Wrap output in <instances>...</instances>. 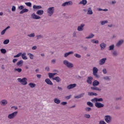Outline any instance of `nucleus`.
I'll use <instances>...</instances> for the list:
<instances>
[{
	"label": "nucleus",
	"instance_id": "obj_22",
	"mask_svg": "<svg viewBox=\"0 0 124 124\" xmlns=\"http://www.w3.org/2000/svg\"><path fill=\"white\" fill-rule=\"evenodd\" d=\"M74 52L73 51H69L67 53H65V54H64V57L65 58H66L67 56H68L69 55H71V54H74Z\"/></svg>",
	"mask_w": 124,
	"mask_h": 124
},
{
	"label": "nucleus",
	"instance_id": "obj_62",
	"mask_svg": "<svg viewBox=\"0 0 124 124\" xmlns=\"http://www.w3.org/2000/svg\"><path fill=\"white\" fill-rule=\"evenodd\" d=\"M51 62L52 63L55 64L56 62V60H51Z\"/></svg>",
	"mask_w": 124,
	"mask_h": 124
},
{
	"label": "nucleus",
	"instance_id": "obj_63",
	"mask_svg": "<svg viewBox=\"0 0 124 124\" xmlns=\"http://www.w3.org/2000/svg\"><path fill=\"white\" fill-rule=\"evenodd\" d=\"M45 70H46V71H49V67H46Z\"/></svg>",
	"mask_w": 124,
	"mask_h": 124
},
{
	"label": "nucleus",
	"instance_id": "obj_29",
	"mask_svg": "<svg viewBox=\"0 0 124 124\" xmlns=\"http://www.w3.org/2000/svg\"><path fill=\"white\" fill-rule=\"evenodd\" d=\"M33 9H41L42 8V7L41 6H38V5H34L33 6Z\"/></svg>",
	"mask_w": 124,
	"mask_h": 124
},
{
	"label": "nucleus",
	"instance_id": "obj_55",
	"mask_svg": "<svg viewBox=\"0 0 124 124\" xmlns=\"http://www.w3.org/2000/svg\"><path fill=\"white\" fill-rule=\"evenodd\" d=\"M71 97V95H69V96H66L65 99L67 100H69Z\"/></svg>",
	"mask_w": 124,
	"mask_h": 124
},
{
	"label": "nucleus",
	"instance_id": "obj_7",
	"mask_svg": "<svg viewBox=\"0 0 124 124\" xmlns=\"http://www.w3.org/2000/svg\"><path fill=\"white\" fill-rule=\"evenodd\" d=\"M105 120L106 123L109 124L111 122V117L109 115H106L105 116Z\"/></svg>",
	"mask_w": 124,
	"mask_h": 124
},
{
	"label": "nucleus",
	"instance_id": "obj_21",
	"mask_svg": "<svg viewBox=\"0 0 124 124\" xmlns=\"http://www.w3.org/2000/svg\"><path fill=\"white\" fill-rule=\"evenodd\" d=\"M44 10H38L37 11H36V15H39V16H41L43 14H44Z\"/></svg>",
	"mask_w": 124,
	"mask_h": 124
},
{
	"label": "nucleus",
	"instance_id": "obj_44",
	"mask_svg": "<svg viewBox=\"0 0 124 124\" xmlns=\"http://www.w3.org/2000/svg\"><path fill=\"white\" fill-rule=\"evenodd\" d=\"M35 36V33H31L29 35H28V36H29V37H34Z\"/></svg>",
	"mask_w": 124,
	"mask_h": 124
},
{
	"label": "nucleus",
	"instance_id": "obj_43",
	"mask_svg": "<svg viewBox=\"0 0 124 124\" xmlns=\"http://www.w3.org/2000/svg\"><path fill=\"white\" fill-rule=\"evenodd\" d=\"M14 70L15 71H17L18 73H21L22 71V69L21 68H15V69H14Z\"/></svg>",
	"mask_w": 124,
	"mask_h": 124
},
{
	"label": "nucleus",
	"instance_id": "obj_26",
	"mask_svg": "<svg viewBox=\"0 0 124 124\" xmlns=\"http://www.w3.org/2000/svg\"><path fill=\"white\" fill-rule=\"evenodd\" d=\"M29 86H30V88H35L36 86V84L35 83L30 82L29 84Z\"/></svg>",
	"mask_w": 124,
	"mask_h": 124
},
{
	"label": "nucleus",
	"instance_id": "obj_12",
	"mask_svg": "<svg viewBox=\"0 0 124 124\" xmlns=\"http://www.w3.org/2000/svg\"><path fill=\"white\" fill-rule=\"evenodd\" d=\"M77 85L76 84H70L67 86V89L70 90L72 89H73L74 88L76 87Z\"/></svg>",
	"mask_w": 124,
	"mask_h": 124
},
{
	"label": "nucleus",
	"instance_id": "obj_11",
	"mask_svg": "<svg viewBox=\"0 0 124 124\" xmlns=\"http://www.w3.org/2000/svg\"><path fill=\"white\" fill-rule=\"evenodd\" d=\"M103 101V98H93V99L91 100V101L93 103H96L97 102H100V101Z\"/></svg>",
	"mask_w": 124,
	"mask_h": 124
},
{
	"label": "nucleus",
	"instance_id": "obj_47",
	"mask_svg": "<svg viewBox=\"0 0 124 124\" xmlns=\"http://www.w3.org/2000/svg\"><path fill=\"white\" fill-rule=\"evenodd\" d=\"M74 56L76 57L77 58H81V55L80 54H74Z\"/></svg>",
	"mask_w": 124,
	"mask_h": 124
},
{
	"label": "nucleus",
	"instance_id": "obj_13",
	"mask_svg": "<svg viewBox=\"0 0 124 124\" xmlns=\"http://www.w3.org/2000/svg\"><path fill=\"white\" fill-rule=\"evenodd\" d=\"M106 61H107V58H103L100 61H99V65H102L105 64Z\"/></svg>",
	"mask_w": 124,
	"mask_h": 124
},
{
	"label": "nucleus",
	"instance_id": "obj_35",
	"mask_svg": "<svg viewBox=\"0 0 124 124\" xmlns=\"http://www.w3.org/2000/svg\"><path fill=\"white\" fill-rule=\"evenodd\" d=\"M103 79L104 80H108L109 81L111 79L108 76H105V77H103Z\"/></svg>",
	"mask_w": 124,
	"mask_h": 124
},
{
	"label": "nucleus",
	"instance_id": "obj_50",
	"mask_svg": "<svg viewBox=\"0 0 124 124\" xmlns=\"http://www.w3.org/2000/svg\"><path fill=\"white\" fill-rule=\"evenodd\" d=\"M18 9L20 10H23L24 8V7L23 5H20L19 7H18Z\"/></svg>",
	"mask_w": 124,
	"mask_h": 124
},
{
	"label": "nucleus",
	"instance_id": "obj_32",
	"mask_svg": "<svg viewBox=\"0 0 124 124\" xmlns=\"http://www.w3.org/2000/svg\"><path fill=\"white\" fill-rule=\"evenodd\" d=\"M27 55L29 56L30 59L31 60H33L34 58V56L33 54H31V53H28Z\"/></svg>",
	"mask_w": 124,
	"mask_h": 124
},
{
	"label": "nucleus",
	"instance_id": "obj_40",
	"mask_svg": "<svg viewBox=\"0 0 124 124\" xmlns=\"http://www.w3.org/2000/svg\"><path fill=\"white\" fill-rule=\"evenodd\" d=\"M21 55H22V53L21 52H19L18 54H17L16 55L14 56V58H19L20 56H21Z\"/></svg>",
	"mask_w": 124,
	"mask_h": 124
},
{
	"label": "nucleus",
	"instance_id": "obj_58",
	"mask_svg": "<svg viewBox=\"0 0 124 124\" xmlns=\"http://www.w3.org/2000/svg\"><path fill=\"white\" fill-rule=\"evenodd\" d=\"M99 124H107V123H106L105 121H101L99 122Z\"/></svg>",
	"mask_w": 124,
	"mask_h": 124
},
{
	"label": "nucleus",
	"instance_id": "obj_51",
	"mask_svg": "<svg viewBox=\"0 0 124 124\" xmlns=\"http://www.w3.org/2000/svg\"><path fill=\"white\" fill-rule=\"evenodd\" d=\"M92 108L89 107L86 108L85 110L87 111H90L91 110Z\"/></svg>",
	"mask_w": 124,
	"mask_h": 124
},
{
	"label": "nucleus",
	"instance_id": "obj_60",
	"mask_svg": "<svg viewBox=\"0 0 124 124\" xmlns=\"http://www.w3.org/2000/svg\"><path fill=\"white\" fill-rule=\"evenodd\" d=\"M73 36L75 37H77V34L76 33V32H74V33H73Z\"/></svg>",
	"mask_w": 124,
	"mask_h": 124
},
{
	"label": "nucleus",
	"instance_id": "obj_8",
	"mask_svg": "<svg viewBox=\"0 0 124 124\" xmlns=\"http://www.w3.org/2000/svg\"><path fill=\"white\" fill-rule=\"evenodd\" d=\"M95 103V107L97 108H100L104 107V104H101L100 102H94Z\"/></svg>",
	"mask_w": 124,
	"mask_h": 124
},
{
	"label": "nucleus",
	"instance_id": "obj_41",
	"mask_svg": "<svg viewBox=\"0 0 124 124\" xmlns=\"http://www.w3.org/2000/svg\"><path fill=\"white\" fill-rule=\"evenodd\" d=\"M87 105L90 107H93V105L91 102H87Z\"/></svg>",
	"mask_w": 124,
	"mask_h": 124
},
{
	"label": "nucleus",
	"instance_id": "obj_5",
	"mask_svg": "<svg viewBox=\"0 0 124 124\" xmlns=\"http://www.w3.org/2000/svg\"><path fill=\"white\" fill-rule=\"evenodd\" d=\"M98 72V69L96 67H93V75L97 78L99 77V76L97 75Z\"/></svg>",
	"mask_w": 124,
	"mask_h": 124
},
{
	"label": "nucleus",
	"instance_id": "obj_30",
	"mask_svg": "<svg viewBox=\"0 0 124 124\" xmlns=\"http://www.w3.org/2000/svg\"><path fill=\"white\" fill-rule=\"evenodd\" d=\"M54 103H55L57 104H59L61 102V100L60 99H59L58 98H54Z\"/></svg>",
	"mask_w": 124,
	"mask_h": 124
},
{
	"label": "nucleus",
	"instance_id": "obj_42",
	"mask_svg": "<svg viewBox=\"0 0 124 124\" xmlns=\"http://www.w3.org/2000/svg\"><path fill=\"white\" fill-rule=\"evenodd\" d=\"M84 117H85L86 119H90L91 118V115L90 114H84Z\"/></svg>",
	"mask_w": 124,
	"mask_h": 124
},
{
	"label": "nucleus",
	"instance_id": "obj_36",
	"mask_svg": "<svg viewBox=\"0 0 124 124\" xmlns=\"http://www.w3.org/2000/svg\"><path fill=\"white\" fill-rule=\"evenodd\" d=\"M108 23V21L107 20L100 21V23L102 26H103L106 24H107Z\"/></svg>",
	"mask_w": 124,
	"mask_h": 124
},
{
	"label": "nucleus",
	"instance_id": "obj_20",
	"mask_svg": "<svg viewBox=\"0 0 124 124\" xmlns=\"http://www.w3.org/2000/svg\"><path fill=\"white\" fill-rule=\"evenodd\" d=\"M52 80H56L57 82H60L61 81V79L60 77H56L55 78H52Z\"/></svg>",
	"mask_w": 124,
	"mask_h": 124
},
{
	"label": "nucleus",
	"instance_id": "obj_49",
	"mask_svg": "<svg viewBox=\"0 0 124 124\" xmlns=\"http://www.w3.org/2000/svg\"><path fill=\"white\" fill-rule=\"evenodd\" d=\"M6 31L5 30H3V31H1V32H0V34H1V35H4V34H5Z\"/></svg>",
	"mask_w": 124,
	"mask_h": 124
},
{
	"label": "nucleus",
	"instance_id": "obj_56",
	"mask_svg": "<svg viewBox=\"0 0 124 124\" xmlns=\"http://www.w3.org/2000/svg\"><path fill=\"white\" fill-rule=\"evenodd\" d=\"M84 94H85L84 93H81L79 94V95H78V96L80 97V98H82L83 96H84Z\"/></svg>",
	"mask_w": 124,
	"mask_h": 124
},
{
	"label": "nucleus",
	"instance_id": "obj_54",
	"mask_svg": "<svg viewBox=\"0 0 124 124\" xmlns=\"http://www.w3.org/2000/svg\"><path fill=\"white\" fill-rule=\"evenodd\" d=\"M16 10V7L13 6V7H12V11L13 12H15Z\"/></svg>",
	"mask_w": 124,
	"mask_h": 124
},
{
	"label": "nucleus",
	"instance_id": "obj_4",
	"mask_svg": "<svg viewBox=\"0 0 124 124\" xmlns=\"http://www.w3.org/2000/svg\"><path fill=\"white\" fill-rule=\"evenodd\" d=\"M55 11V7H51L47 9V13L48 14L49 16H51L53 15L54 12Z\"/></svg>",
	"mask_w": 124,
	"mask_h": 124
},
{
	"label": "nucleus",
	"instance_id": "obj_31",
	"mask_svg": "<svg viewBox=\"0 0 124 124\" xmlns=\"http://www.w3.org/2000/svg\"><path fill=\"white\" fill-rule=\"evenodd\" d=\"M91 42L93 44H98L99 43V41L95 39H92Z\"/></svg>",
	"mask_w": 124,
	"mask_h": 124
},
{
	"label": "nucleus",
	"instance_id": "obj_17",
	"mask_svg": "<svg viewBox=\"0 0 124 124\" xmlns=\"http://www.w3.org/2000/svg\"><path fill=\"white\" fill-rule=\"evenodd\" d=\"M123 43H124V40H119L118 42H117V44H116V46L117 47H120L121 45H122Z\"/></svg>",
	"mask_w": 124,
	"mask_h": 124
},
{
	"label": "nucleus",
	"instance_id": "obj_59",
	"mask_svg": "<svg viewBox=\"0 0 124 124\" xmlns=\"http://www.w3.org/2000/svg\"><path fill=\"white\" fill-rule=\"evenodd\" d=\"M36 77H37L38 78H41L42 77V75L40 74H37L36 75Z\"/></svg>",
	"mask_w": 124,
	"mask_h": 124
},
{
	"label": "nucleus",
	"instance_id": "obj_24",
	"mask_svg": "<svg viewBox=\"0 0 124 124\" xmlns=\"http://www.w3.org/2000/svg\"><path fill=\"white\" fill-rule=\"evenodd\" d=\"M94 36V35L93 33H91L90 35H89L87 37H86L85 39H90L93 38Z\"/></svg>",
	"mask_w": 124,
	"mask_h": 124
},
{
	"label": "nucleus",
	"instance_id": "obj_28",
	"mask_svg": "<svg viewBox=\"0 0 124 124\" xmlns=\"http://www.w3.org/2000/svg\"><path fill=\"white\" fill-rule=\"evenodd\" d=\"M87 14L89 15H92V14H93V12L92 11L91 8H88Z\"/></svg>",
	"mask_w": 124,
	"mask_h": 124
},
{
	"label": "nucleus",
	"instance_id": "obj_52",
	"mask_svg": "<svg viewBox=\"0 0 124 124\" xmlns=\"http://www.w3.org/2000/svg\"><path fill=\"white\" fill-rule=\"evenodd\" d=\"M103 74H107V69H103Z\"/></svg>",
	"mask_w": 124,
	"mask_h": 124
},
{
	"label": "nucleus",
	"instance_id": "obj_1",
	"mask_svg": "<svg viewBox=\"0 0 124 124\" xmlns=\"http://www.w3.org/2000/svg\"><path fill=\"white\" fill-rule=\"evenodd\" d=\"M63 64L65 65L68 68L71 69L74 67V64L73 63L69 62L67 60H64L63 61Z\"/></svg>",
	"mask_w": 124,
	"mask_h": 124
},
{
	"label": "nucleus",
	"instance_id": "obj_39",
	"mask_svg": "<svg viewBox=\"0 0 124 124\" xmlns=\"http://www.w3.org/2000/svg\"><path fill=\"white\" fill-rule=\"evenodd\" d=\"M23 63V61L20 60V61H18L17 63H16V65H17V66H20Z\"/></svg>",
	"mask_w": 124,
	"mask_h": 124
},
{
	"label": "nucleus",
	"instance_id": "obj_19",
	"mask_svg": "<svg viewBox=\"0 0 124 124\" xmlns=\"http://www.w3.org/2000/svg\"><path fill=\"white\" fill-rule=\"evenodd\" d=\"M93 79V78H92V77H88L87 78V80H86V82H87L88 84H92Z\"/></svg>",
	"mask_w": 124,
	"mask_h": 124
},
{
	"label": "nucleus",
	"instance_id": "obj_15",
	"mask_svg": "<svg viewBox=\"0 0 124 124\" xmlns=\"http://www.w3.org/2000/svg\"><path fill=\"white\" fill-rule=\"evenodd\" d=\"M45 82L47 84H48L49 85L52 86L53 85V82H51L50 79L47 78L45 79Z\"/></svg>",
	"mask_w": 124,
	"mask_h": 124
},
{
	"label": "nucleus",
	"instance_id": "obj_37",
	"mask_svg": "<svg viewBox=\"0 0 124 124\" xmlns=\"http://www.w3.org/2000/svg\"><path fill=\"white\" fill-rule=\"evenodd\" d=\"M0 53L2 54H6V49L2 48L0 49Z\"/></svg>",
	"mask_w": 124,
	"mask_h": 124
},
{
	"label": "nucleus",
	"instance_id": "obj_16",
	"mask_svg": "<svg viewBox=\"0 0 124 124\" xmlns=\"http://www.w3.org/2000/svg\"><path fill=\"white\" fill-rule=\"evenodd\" d=\"M73 2L71 1L65 2V3H63L62 4V6H66V5H72Z\"/></svg>",
	"mask_w": 124,
	"mask_h": 124
},
{
	"label": "nucleus",
	"instance_id": "obj_2",
	"mask_svg": "<svg viewBox=\"0 0 124 124\" xmlns=\"http://www.w3.org/2000/svg\"><path fill=\"white\" fill-rule=\"evenodd\" d=\"M17 81L23 86H26L28 84V79L26 78H18Z\"/></svg>",
	"mask_w": 124,
	"mask_h": 124
},
{
	"label": "nucleus",
	"instance_id": "obj_14",
	"mask_svg": "<svg viewBox=\"0 0 124 124\" xmlns=\"http://www.w3.org/2000/svg\"><path fill=\"white\" fill-rule=\"evenodd\" d=\"M99 46H100L101 50H104L106 47H107V44H105L104 43H102L99 45Z\"/></svg>",
	"mask_w": 124,
	"mask_h": 124
},
{
	"label": "nucleus",
	"instance_id": "obj_6",
	"mask_svg": "<svg viewBox=\"0 0 124 124\" xmlns=\"http://www.w3.org/2000/svg\"><path fill=\"white\" fill-rule=\"evenodd\" d=\"M31 18L34 20H38L41 19V17L36 15L35 13L31 14Z\"/></svg>",
	"mask_w": 124,
	"mask_h": 124
},
{
	"label": "nucleus",
	"instance_id": "obj_27",
	"mask_svg": "<svg viewBox=\"0 0 124 124\" xmlns=\"http://www.w3.org/2000/svg\"><path fill=\"white\" fill-rule=\"evenodd\" d=\"M29 12V10L28 9H23L22 11L20 12V14H22L25 13H27Z\"/></svg>",
	"mask_w": 124,
	"mask_h": 124
},
{
	"label": "nucleus",
	"instance_id": "obj_61",
	"mask_svg": "<svg viewBox=\"0 0 124 124\" xmlns=\"http://www.w3.org/2000/svg\"><path fill=\"white\" fill-rule=\"evenodd\" d=\"M67 104V102H62L61 103V105H66Z\"/></svg>",
	"mask_w": 124,
	"mask_h": 124
},
{
	"label": "nucleus",
	"instance_id": "obj_9",
	"mask_svg": "<svg viewBox=\"0 0 124 124\" xmlns=\"http://www.w3.org/2000/svg\"><path fill=\"white\" fill-rule=\"evenodd\" d=\"M0 104L2 106H5L8 104L7 100H6V99L1 100V101H0Z\"/></svg>",
	"mask_w": 124,
	"mask_h": 124
},
{
	"label": "nucleus",
	"instance_id": "obj_23",
	"mask_svg": "<svg viewBox=\"0 0 124 124\" xmlns=\"http://www.w3.org/2000/svg\"><path fill=\"white\" fill-rule=\"evenodd\" d=\"M100 84V82L98 80H94L93 82V86H97Z\"/></svg>",
	"mask_w": 124,
	"mask_h": 124
},
{
	"label": "nucleus",
	"instance_id": "obj_57",
	"mask_svg": "<svg viewBox=\"0 0 124 124\" xmlns=\"http://www.w3.org/2000/svg\"><path fill=\"white\" fill-rule=\"evenodd\" d=\"M113 56H116L118 55V53H117L116 51H114V52H113Z\"/></svg>",
	"mask_w": 124,
	"mask_h": 124
},
{
	"label": "nucleus",
	"instance_id": "obj_25",
	"mask_svg": "<svg viewBox=\"0 0 124 124\" xmlns=\"http://www.w3.org/2000/svg\"><path fill=\"white\" fill-rule=\"evenodd\" d=\"M56 74H57L56 73H50L48 74L49 78H53L55 76Z\"/></svg>",
	"mask_w": 124,
	"mask_h": 124
},
{
	"label": "nucleus",
	"instance_id": "obj_53",
	"mask_svg": "<svg viewBox=\"0 0 124 124\" xmlns=\"http://www.w3.org/2000/svg\"><path fill=\"white\" fill-rule=\"evenodd\" d=\"M94 93L93 92H88V95L90 96H93V94Z\"/></svg>",
	"mask_w": 124,
	"mask_h": 124
},
{
	"label": "nucleus",
	"instance_id": "obj_33",
	"mask_svg": "<svg viewBox=\"0 0 124 124\" xmlns=\"http://www.w3.org/2000/svg\"><path fill=\"white\" fill-rule=\"evenodd\" d=\"M91 89H92L93 90L98 91H100L101 90L100 88L96 87H92Z\"/></svg>",
	"mask_w": 124,
	"mask_h": 124
},
{
	"label": "nucleus",
	"instance_id": "obj_45",
	"mask_svg": "<svg viewBox=\"0 0 124 124\" xmlns=\"http://www.w3.org/2000/svg\"><path fill=\"white\" fill-rule=\"evenodd\" d=\"M114 48V46L113 45L109 46V49H108V50H112Z\"/></svg>",
	"mask_w": 124,
	"mask_h": 124
},
{
	"label": "nucleus",
	"instance_id": "obj_48",
	"mask_svg": "<svg viewBox=\"0 0 124 124\" xmlns=\"http://www.w3.org/2000/svg\"><path fill=\"white\" fill-rule=\"evenodd\" d=\"M25 4H26L27 6L30 7L31 6V3L30 2L25 3Z\"/></svg>",
	"mask_w": 124,
	"mask_h": 124
},
{
	"label": "nucleus",
	"instance_id": "obj_10",
	"mask_svg": "<svg viewBox=\"0 0 124 124\" xmlns=\"http://www.w3.org/2000/svg\"><path fill=\"white\" fill-rule=\"evenodd\" d=\"M84 26H85L84 24H81L77 28V31H83V30H84Z\"/></svg>",
	"mask_w": 124,
	"mask_h": 124
},
{
	"label": "nucleus",
	"instance_id": "obj_3",
	"mask_svg": "<svg viewBox=\"0 0 124 124\" xmlns=\"http://www.w3.org/2000/svg\"><path fill=\"white\" fill-rule=\"evenodd\" d=\"M17 114V111L14 112L13 113H11V114H8L7 118H8V119L10 120L14 119L15 117H16Z\"/></svg>",
	"mask_w": 124,
	"mask_h": 124
},
{
	"label": "nucleus",
	"instance_id": "obj_34",
	"mask_svg": "<svg viewBox=\"0 0 124 124\" xmlns=\"http://www.w3.org/2000/svg\"><path fill=\"white\" fill-rule=\"evenodd\" d=\"M10 43V40L9 39H6L3 42V44L4 45H8Z\"/></svg>",
	"mask_w": 124,
	"mask_h": 124
},
{
	"label": "nucleus",
	"instance_id": "obj_46",
	"mask_svg": "<svg viewBox=\"0 0 124 124\" xmlns=\"http://www.w3.org/2000/svg\"><path fill=\"white\" fill-rule=\"evenodd\" d=\"M41 38H43V36L42 35H36V39H37L38 40Z\"/></svg>",
	"mask_w": 124,
	"mask_h": 124
},
{
	"label": "nucleus",
	"instance_id": "obj_18",
	"mask_svg": "<svg viewBox=\"0 0 124 124\" xmlns=\"http://www.w3.org/2000/svg\"><path fill=\"white\" fill-rule=\"evenodd\" d=\"M21 57H22L23 60H28V57L26 56V52H24V53H22V54L21 55Z\"/></svg>",
	"mask_w": 124,
	"mask_h": 124
},
{
	"label": "nucleus",
	"instance_id": "obj_64",
	"mask_svg": "<svg viewBox=\"0 0 124 124\" xmlns=\"http://www.w3.org/2000/svg\"><path fill=\"white\" fill-rule=\"evenodd\" d=\"M17 61V60L16 59H14L13 60V62L14 63L16 62Z\"/></svg>",
	"mask_w": 124,
	"mask_h": 124
},
{
	"label": "nucleus",
	"instance_id": "obj_38",
	"mask_svg": "<svg viewBox=\"0 0 124 124\" xmlns=\"http://www.w3.org/2000/svg\"><path fill=\"white\" fill-rule=\"evenodd\" d=\"M87 4V0H82L79 2V4H83V5H85Z\"/></svg>",
	"mask_w": 124,
	"mask_h": 124
}]
</instances>
